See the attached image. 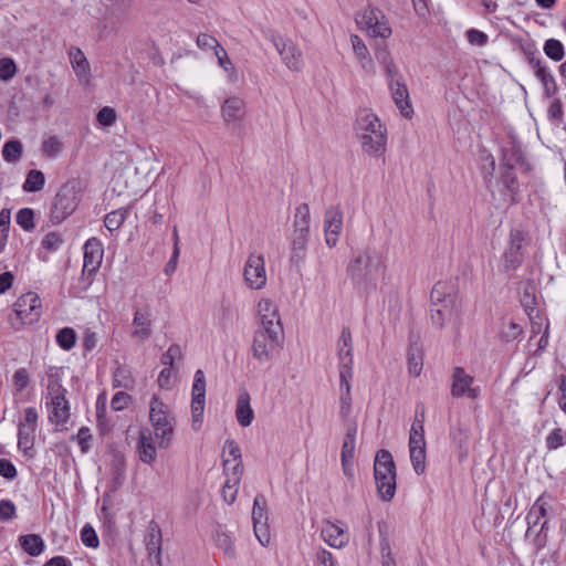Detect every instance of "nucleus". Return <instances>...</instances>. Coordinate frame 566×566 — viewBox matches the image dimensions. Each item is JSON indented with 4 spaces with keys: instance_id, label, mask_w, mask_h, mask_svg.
<instances>
[{
    "instance_id": "nucleus-21",
    "label": "nucleus",
    "mask_w": 566,
    "mask_h": 566,
    "mask_svg": "<svg viewBox=\"0 0 566 566\" xmlns=\"http://www.w3.org/2000/svg\"><path fill=\"white\" fill-rule=\"evenodd\" d=\"M258 311L261 316V329H274L275 326L283 327L277 306L269 298H262L258 304Z\"/></svg>"
},
{
    "instance_id": "nucleus-34",
    "label": "nucleus",
    "mask_w": 566,
    "mask_h": 566,
    "mask_svg": "<svg viewBox=\"0 0 566 566\" xmlns=\"http://www.w3.org/2000/svg\"><path fill=\"white\" fill-rule=\"evenodd\" d=\"M408 371L412 376H420L423 366V352L417 344H410L407 354Z\"/></svg>"
},
{
    "instance_id": "nucleus-12",
    "label": "nucleus",
    "mask_w": 566,
    "mask_h": 566,
    "mask_svg": "<svg viewBox=\"0 0 566 566\" xmlns=\"http://www.w3.org/2000/svg\"><path fill=\"white\" fill-rule=\"evenodd\" d=\"M272 43L289 70L300 72L303 69L302 52L291 40L272 36Z\"/></svg>"
},
{
    "instance_id": "nucleus-36",
    "label": "nucleus",
    "mask_w": 566,
    "mask_h": 566,
    "mask_svg": "<svg viewBox=\"0 0 566 566\" xmlns=\"http://www.w3.org/2000/svg\"><path fill=\"white\" fill-rule=\"evenodd\" d=\"M19 543L23 551L33 557L39 556L45 547L42 537L38 534L21 535Z\"/></svg>"
},
{
    "instance_id": "nucleus-2",
    "label": "nucleus",
    "mask_w": 566,
    "mask_h": 566,
    "mask_svg": "<svg viewBox=\"0 0 566 566\" xmlns=\"http://www.w3.org/2000/svg\"><path fill=\"white\" fill-rule=\"evenodd\" d=\"M81 201V187L76 179L67 180L56 192L51 210L50 221L60 224L77 209Z\"/></svg>"
},
{
    "instance_id": "nucleus-50",
    "label": "nucleus",
    "mask_w": 566,
    "mask_h": 566,
    "mask_svg": "<svg viewBox=\"0 0 566 566\" xmlns=\"http://www.w3.org/2000/svg\"><path fill=\"white\" fill-rule=\"evenodd\" d=\"M566 444V432L562 428L553 429L546 437V448L556 450Z\"/></svg>"
},
{
    "instance_id": "nucleus-45",
    "label": "nucleus",
    "mask_w": 566,
    "mask_h": 566,
    "mask_svg": "<svg viewBox=\"0 0 566 566\" xmlns=\"http://www.w3.org/2000/svg\"><path fill=\"white\" fill-rule=\"evenodd\" d=\"M544 86V94L547 98L555 96L558 92V87L553 74L546 69L536 76Z\"/></svg>"
},
{
    "instance_id": "nucleus-15",
    "label": "nucleus",
    "mask_w": 566,
    "mask_h": 566,
    "mask_svg": "<svg viewBox=\"0 0 566 566\" xmlns=\"http://www.w3.org/2000/svg\"><path fill=\"white\" fill-rule=\"evenodd\" d=\"M343 229V210L340 206H332L324 214V232L326 244L333 248L338 242Z\"/></svg>"
},
{
    "instance_id": "nucleus-7",
    "label": "nucleus",
    "mask_w": 566,
    "mask_h": 566,
    "mask_svg": "<svg viewBox=\"0 0 566 566\" xmlns=\"http://www.w3.org/2000/svg\"><path fill=\"white\" fill-rule=\"evenodd\" d=\"M484 180L493 197L496 191L500 195L501 200L510 206H514L520 202V182L515 171L510 167L507 169L500 168L499 178L494 184H492V171L490 172V176H484Z\"/></svg>"
},
{
    "instance_id": "nucleus-24",
    "label": "nucleus",
    "mask_w": 566,
    "mask_h": 566,
    "mask_svg": "<svg viewBox=\"0 0 566 566\" xmlns=\"http://www.w3.org/2000/svg\"><path fill=\"white\" fill-rule=\"evenodd\" d=\"M323 539L333 548H343L349 542V536L339 524L326 522L322 528Z\"/></svg>"
},
{
    "instance_id": "nucleus-64",
    "label": "nucleus",
    "mask_w": 566,
    "mask_h": 566,
    "mask_svg": "<svg viewBox=\"0 0 566 566\" xmlns=\"http://www.w3.org/2000/svg\"><path fill=\"white\" fill-rule=\"evenodd\" d=\"M315 564L316 566H337L333 554L323 547L315 554Z\"/></svg>"
},
{
    "instance_id": "nucleus-3",
    "label": "nucleus",
    "mask_w": 566,
    "mask_h": 566,
    "mask_svg": "<svg viewBox=\"0 0 566 566\" xmlns=\"http://www.w3.org/2000/svg\"><path fill=\"white\" fill-rule=\"evenodd\" d=\"M374 476L377 492L385 502L392 500L396 493V465L388 450L377 451L374 462Z\"/></svg>"
},
{
    "instance_id": "nucleus-54",
    "label": "nucleus",
    "mask_w": 566,
    "mask_h": 566,
    "mask_svg": "<svg viewBox=\"0 0 566 566\" xmlns=\"http://www.w3.org/2000/svg\"><path fill=\"white\" fill-rule=\"evenodd\" d=\"M17 73V65L11 57L0 59V80L10 81Z\"/></svg>"
},
{
    "instance_id": "nucleus-22",
    "label": "nucleus",
    "mask_w": 566,
    "mask_h": 566,
    "mask_svg": "<svg viewBox=\"0 0 566 566\" xmlns=\"http://www.w3.org/2000/svg\"><path fill=\"white\" fill-rule=\"evenodd\" d=\"M163 534L161 528L156 521H150L145 536V545L149 558H155L160 563Z\"/></svg>"
},
{
    "instance_id": "nucleus-39",
    "label": "nucleus",
    "mask_w": 566,
    "mask_h": 566,
    "mask_svg": "<svg viewBox=\"0 0 566 566\" xmlns=\"http://www.w3.org/2000/svg\"><path fill=\"white\" fill-rule=\"evenodd\" d=\"M350 41L353 44V50L355 52V55L359 60L361 66L369 71L373 67V60L369 55V51L367 46L365 45L364 41L358 35H352Z\"/></svg>"
},
{
    "instance_id": "nucleus-28",
    "label": "nucleus",
    "mask_w": 566,
    "mask_h": 566,
    "mask_svg": "<svg viewBox=\"0 0 566 566\" xmlns=\"http://www.w3.org/2000/svg\"><path fill=\"white\" fill-rule=\"evenodd\" d=\"M340 344L347 346L346 353L339 355V373H353V338L349 327H344L340 333Z\"/></svg>"
},
{
    "instance_id": "nucleus-63",
    "label": "nucleus",
    "mask_w": 566,
    "mask_h": 566,
    "mask_svg": "<svg viewBox=\"0 0 566 566\" xmlns=\"http://www.w3.org/2000/svg\"><path fill=\"white\" fill-rule=\"evenodd\" d=\"M17 509L12 501L1 500L0 501V521L7 522L15 517Z\"/></svg>"
},
{
    "instance_id": "nucleus-42",
    "label": "nucleus",
    "mask_w": 566,
    "mask_h": 566,
    "mask_svg": "<svg viewBox=\"0 0 566 566\" xmlns=\"http://www.w3.org/2000/svg\"><path fill=\"white\" fill-rule=\"evenodd\" d=\"M23 153V147L20 140L12 139L7 142L2 148V156L7 163L18 161Z\"/></svg>"
},
{
    "instance_id": "nucleus-38",
    "label": "nucleus",
    "mask_w": 566,
    "mask_h": 566,
    "mask_svg": "<svg viewBox=\"0 0 566 566\" xmlns=\"http://www.w3.org/2000/svg\"><path fill=\"white\" fill-rule=\"evenodd\" d=\"M70 61L77 76H87L90 74L88 61L78 48H71Z\"/></svg>"
},
{
    "instance_id": "nucleus-14",
    "label": "nucleus",
    "mask_w": 566,
    "mask_h": 566,
    "mask_svg": "<svg viewBox=\"0 0 566 566\" xmlns=\"http://www.w3.org/2000/svg\"><path fill=\"white\" fill-rule=\"evenodd\" d=\"M252 521L255 536L260 543L265 546L270 541V534L266 527L268 502L263 494H258L253 502Z\"/></svg>"
},
{
    "instance_id": "nucleus-51",
    "label": "nucleus",
    "mask_w": 566,
    "mask_h": 566,
    "mask_svg": "<svg viewBox=\"0 0 566 566\" xmlns=\"http://www.w3.org/2000/svg\"><path fill=\"white\" fill-rule=\"evenodd\" d=\"M176 359H182L181 347L178 344H171L167 352H165L160 357V363L165 367L174 368V364Z\"/></svg>"
},
{
    "instance_id": "nucleus-16",
    "label": "nucleus",
    "mask_w": 566,
    "mask_h": 566,
    "mask_svg": "<svg viewBox=\"0 0 566 566\" xmlns=\"http://www.w3.org/2000/svg\"><path fill=\"white\" fill-rule=\"evenodd\" d=\"M430 300L433 306H458L459 287L452 281H439L431 290Z\"/></svg>"
},
{
    "instance_id": "nucleus-44",
    "label": "nucleus",
    "mask_w": 566,
    "mask_h": 566,
    "mask_svg": "<svg viewBox=\"0 0 566 566\" xmlns=\"http://www.w3.org/2000/svg\"><path fill=\"white\" fill-rule=\"evenodd\" d=\"M522 261L523 258L521 250L515 249L514 247H507L503 255L504 269L506 271L516 270L522 264Z\"/></svg>"
},
{
    "instance_id": "nucleus-48",
    "label": "nucleus",
    "mask_w": 566,
    "mask_h": 566,
    "mask_svg": "<svg viewBox=\"0 0 566 566\" xmlns=\"http://www.w3.org/2000/svg\"><path fill=\"white\" fill-rule=\"evenodd\" d=\"M544 52L549 59L556 62L560 61L565 54L562 42L555 39H549L545 42Z\"/></svg>"
},
{
    "instance_id": "nucleus-62",
    "label": "nucleus",
    "mask_w": 566,
    "mask_h": 566,
    "mask_svg": "<svg viewBox=\"0 0 566 566\" xmlns=\"http://www.w3.org/2000/svg\"><path fill=\"white\" fill-rule=\"evenodd\" d=\"M97 122L103 126H112L116 122V112L109 106H104L97 113Z\"/></svg>"
},
{
    "instance_id": "nucleus-20",
    "label": "nucleus",
    "mask_w": 566,
    "mask_h": 566,
    "mask_svg": "<svg viewBox=\"0 0 566 566\" xmlns=\"http://www.w3.org/2000/svg\"><path fill=\"white\" fill-rule=\"evenodd\" d=\"M358 139L363 150L370 156L380 157L386 151L387 133L378 130L376 135L358 134Z\"/></svg>"
},
{
    "instance_id": "nucleus-52",
    "label": "nucleus",
    "mask_w": 566,
    "mask_h": 566,
    "mask_svg": "<svg viewBox=\"0 0 566 566\" xmlns=\"http://www.w3.org/2000/svg\"><path fill=\"white\" fill-rule=\"evenodd\" d=\"M62 148L63 145L56 136H50L42 144V153L50 158H55Z\"/></svg>"
},
{
    "instance_id": "nucleus-35",
    "label": "nucleus",
    "mask_w": 566,
    "mask_h": 566,
    "mask_svg": "<svg viewBox=\"0 0 566 566\" xmlns=\"http://www.w3.org/2000/svg\"><path fill=\"white\" fill-rule=\"evenodd\" d=\"M132 207H122L116 210H113L108 212L104 217V224L106 229L113 233L114 231H117L120 229V227L124 224L125 220L129 216Z\"/></svg>"
},
{
    "instance_id": "nucleus-11",
    "label": "nucleus",
    "mask_w": 566,
    "mask_h": 566,
    "mask_svg": "<svg viewBox=\"0 0 566 566\" xmlns=\"http://www.w3.org/2000/svg\"><path fill=\"white\" fill-rule=\"evenodd\" d=\"M191 395L192 423L193 429H198L202 422L206 403V377L201 369L195 373Z\"/></svg>"
},
{
    "instance_id": "nucleus-26",
    "label": "nucleus",
    "mask_w": 566,
    "mask_h": 566,
    "mask_svg": "<svg viewBox=\"0 0 566 566\" xmlns=\"http://www.w3.org/2000/svg\"><path fill=\"white\" fill-rule=\"evenodd\" d=\"M244 101L233 96L227 98L221 106V115L227 124L241 120L244 116Z\"/></svg>"
},
{
    "instance_id": "nucleus-43",
    "label": "nucleus",
    "mask_w": 566,
    "mask_h": 566,
    "mask_svg": "<svg viewBox=\"0 0 566 566\" xmlns=\"http://www.w3.org/2000/svg\"><path fill=\"white\" fill-rule=\"evenodd\" d=\"M55 340L62 349L71 350L76 343V333L72 327H64L57 332Z\"/></svg>"
},
{
    "instance_id": "nucleus-5",
    "label": "nucleus",
    "mask_w": 566,
    "mask_h": 566,
    "mask_svg": "<svg viewBox=\"0 0 566 566\" xmlns=\"http://www.w3.org/2000/svg\"><path fill=\"white\" fill-rule=\"evenodd\" d=\"M45 407L49 411V421L56 426L65 424L71 416L70 405L66 399V389L59 379H50Z\"/></svg>"
},
{
    "instance_id": "nucleus-49",
    "label": "nucleus",
    "mask_w": 566,
    "mask_h": 566,
    "mask_svg": "<svg viewBox=\"0 0 566 566\" xmlns=\"http://www.w3.org/2000/svg\"><path fill=\"white\" fill-rule=\"evenodd\" d=\"M17 223L24 231H32L35 227L34 224V212L31 208H22L18 211L15 217Z\"/></svg>"
},
{
    "instance_id": "nucleus-33",
    "label": "nucleus",
    "mask_w": 566,
    "mask_h": 566,
    "mask_svg": "<svg viewBox=\"0 0 566 566\" xmlns=\"http://www.w3.org/2000/svg\"><path fill=\"white\" fill-rule=\"evenodd\" d=\"M457 307L458 306H448V304L439 306H433L431 304L430 317L432 324L440 329L443 328L447 322L458 315Z\"/></svg>"
},
{
    "instance_id": "nucleus-58",
    "label": "nucleus",
    "mask_w": 566,
    "mask_h": 566,
    "mask_svg": "<svg viewBox=\"0 0 566 566\" xmlns=\"http://www.w3.org/2000/svg\"><path fill=\"white\" fill-rule=\"evenodd\" d=\"M12 381L18 392L23 391L30 382L28 370L25 368L17 369L13 374Z\"/></svg>"
},
{
    "instance_id": "nucleus-10",
    "label": "nucleus",
    "mask_w": 566,
    "mask_h": 566,
    "mask_svg": "<svg viewBox=\"0 0 566 566\" xmlns=\"http://www.w3.org/2000/svg\"><path fill=\"white\" fill-rule=\"evenodd\" d=\"M244 281L250 289L260 290L266 284L265 261L261 253L251 252L244 265Z\"/></svg>"
},
{
    "instance_id": "nucleus-8",
    "label": "nucleus",
    "mask_w": 566,
    "mask_h": 566,
    "mask_svg": "<svg viewBox=\"0 0 566 566\" xmlns=\"http://www.w3.org/2000/svg\"><path fill=\"white\" fill-rule=\"evenodd\" d=\"M283 327L272 329H258L253 336L252 355L260 363L271 359L272 353L281 347Z\"/></svg>"
},
{
    "instance_id": "nucleus-30",
    "label": "nucleus",
    "mask_w": 566,
    "mask_h": 566,
    "mask_svg": "<svg viewBox=\"0 0 566 566\" xmlns=\"http://www.w3.org/2000/svg\"><path fill=\"white\" fill-rule=\"evenodd\" d=\"M133 326L135 329L133 331L132 336L138 338L140 343L147 340L151 335V319L147 312H143L140 310L135 311Z\"/></svg>"
},
{
    "instance_id": "nucleus-47",
    "label": "nucleus",
    "mask_w": 566,
    "mask_h": 566,
    "mask_svg": "<svg viewBox=\"0 0 566 566\" xmlns=\"http://www.w3.org/2000/svg\"><path fill=\"white\" fill-rule=\"evenodd\" d=\"M378 532L380 535V553L382 557V563L387 562L389 558L395 559L391 553L390 543L387 537V524L385 522H378Z\"/></svg>"
},
{
    "instance_id": "nucleus-19",
    "label": "nucleus",
    "mask_w": 566,
    "mask_h": 566,
    "mask_svg": "<svg viewBox=\"0 0 566 566\" xmlns=\"http://www.w3.org/2000/svg\"><path fill=\"white\" fill-rule=\"evenodd\" d=\"M552 506L549 505L548 495L546 492L542 493L533 503L526 515L527 531L526 535L531 530L539 524L541 518L548 516Z\"/></svg>"
},
{
    "instance_id": "nucleus-18",
    "label": "nucleus",
    "mask_w": 566,
    "mask_h": 566,
    "mask_svg": "<svg viewBox=\"0 0 566 566\" xmlns=\"http://www.w3.org/2000/svg\"><path fill=\"white\" fill-rule=\"evenodd\" d=\"M379 10L374 8L366 9L358 23L371 32L374 36L385 39L391 34V29L387 23L379 21Z\"/></svg>"
},
{
    "instance_id": "nucleus-32",
    "label": "nucleus",
    "mask_w": 566,
    "mask_h": 566,
    "mask_svg": "<svg viewBox=\"0 0 566 566\" xmlns=\"http://www.w3.org/2000/svg\"><path fill=\"white\" fill-rule=\"evenodd\" d=\"M378 130L381 133H387L385 125L381 124L380 119L377 115L373 113H367L360 116L356 123V132L358 134H370L376 135Z\"/></svg>"
},
{
    "instance_id": "nucleus-17",
    "label": "nucleus",
    "mask_w": 566,
    "mask_h": 566,
    "mask_svg": "<svg viewBox=\"0 0 566 566\" xmlns=\"http://www.w3.org/2000/svg\"><path fill=\"white\" fill-rule=\"evenodd\" d=\"M388 86L391 92L392 101L399 109L400 114L406 118H411L413 115V108L405 81L392 82L389 83Z\"/></svg>"
},
{
    "instance_id": "nucleus-60",
    "label": "nucleus",
    "mask_w": 566,
    "mask_h": 566,
    "mask_svg": "<svg viewBox=\"0 0 566 566\" xmlns=\"http://www.w3.org/2000/svg\"><path fill=\"white\" fill-rule=\"evenodd\" d=\"M39 415L35 408L29 407L24 410V420L19 423V428L36 430Z\"/></svg>"
},
{
    "instance_id": "nucleus-55",
    "label": "nucleus",
    "mask_w": 566,
    "mask_h": 566,
    "mask_svg": "<svg viewBox=\"0 0 566 566\" xmlns=\"http://www.w3.org/2000/svg\"><path fill=\"white\" fill-rule=\"evenodd\" d=\"M410 460L417 474L426 471V449L409 450Z\"/></svg>"
},
{
    "instance_id": "nucleus-56",
    "label": "nucleus",
    "mask_w": 566,
    "mask_h": 566,
    "mask_svg": "<svg viewBox=\"0 0 566 566\" xmlns=\"http://www.w3.org/2000/svg\"><path fill=\"white\" fill-rule=\"evenodd\" d=\"M63 239L62 235L59 232H49L44 235L41 245L43 249L48 250L49 252H54L59 250V248L62 245Z\"/></svg>"
},
{
    "instance_id": "nucleus-29",
    "label": "nucleus",
    "mask_w": 566,
    "mask_h": 566,
    "mask_svg": "<svg viewBox=\"0 0 566 566\" xmlns=\"http://www.w3.org/2000/svg\"><path fill=\"white\" fill-rule=\"evenodd\" d=\"M308 237L291 234L290 263L297 269L304 263L307 252Z\"/></svg>"
},
{
    "instance_id": "nucleus-1",
    "label": "nucleus",
    "mask_w": 566,
    "mask_h": 566,
    "mask_svg": "<svg viewBox=\"0 0 566 566\" xmlns=\"http://www.w3.org/2000/svg\"><path fill=\"white\" fill-rule=\"evenodd\" d=\"M149 422L159 448H169L175 433V417L169 407L156 395L149 402Z\"/></svg>"
},
{
    "instance_id": "nucleus-27",
    "label": "nucleus",
    "mask_w": 566,
    "mask_h": 566,
    "mask_svg": "<svg viewBox=\"0 0 566 566\" xmlns=\"http://www.w3.org/2000/svg\"><path fill=\"white\" fill-rule=\"evenodd\" d=\"M139 459L147 464H151L157 457L156 447L153 441L151 431L148 428L142 429L138 440Z\"/></svg>"
},
{
    "instance_id": "nucleus-6",
    "label": "nucleus",
    "mask_w": 566,
    "mask_h": 566,
    "mask_svg": "<svg viewBox=\"0 0 566 566\" xmlns=\"http://www.w3.org/2000/svg\"><path fill=\"white\" fill-rule=\"evenodd\" d=\"M41 317V300L34 292L21 295L13 305V315H10V323L17 331L25 325L36 323Z\"/></svg>"
},
{
    "instance_id": "nucleus-4",
    "label": "nucleus",
    "mask_w": 566,
    "mask_h": 566,
    "mask_svg": "<svg viewBox=\"0 0 566 566\" xmlns=\"http://www.w3.org/2000/svg\"><path fill=\"white\" fill-rule=\"evenodd\" d=\"M380 265V260L369 248H366L355 252L347 265V273L354 282L367 283L376 280Z\"/></svg>"
},
{
    "instance_id": "nucleus-31",
    "label": "nucleus",
    "mask_w": 566,
    "mask_h": 566,
    "mask_svg": "<svg viewBox=\"0 0 566 566\" xmlns=\"http://www.w3.org/2000/svg\"><path fill=\"white\" fill-rule=\"evenodd\" d=\"M310 222H311V213H310L308 205L307 203L298 205L295 208L292 234L310 237Z\"/></svg>"
},
{
    "instance_id": "nucleus-13",
    "label": "nucleus",
    "mask_w": 566,
    "mask_h": 566,
    "mask_svg": "<svg viewBox=\"0 0 566 566\" xmlns=\"http://www.w3.org/2000/svg\"><path fill=\"white\" fill-rule=\"evenodd\" d=\"M451 378L452 397H468L470 399H476L480 396V388L473 387L474 378L468 373H465V370L462 367H454Z\"/></svg>"
},
{
    "instance_id": "nucleus-46",
    "label": "nucleus",
    "mask_w": 566,
    "mask_h": 566,
    "mask_svg": "<svg viewBox=\"0 0 566 566\" xmlns=\"http://www.w3.org/2000/svg\"><path fill=\"white\" fill-rule=\"evenodd\" d=\"M34 432L35 430L32 428L24 429L18 427V448L25 454L33 448Z\"/></svg>"
},
{
    "instance_id": "nucleus-23",
    "label": "nucleus",
    "mask_w": 566,
    "mask_h": 566,
    "mask_svg": "<svg viewBox=\"0 0 566 566\" xmlns=\"http://www.w3.org/2000/svg\"><path fill=\"white\" fill-rule=\"evenodd\" d=\"M526 165V169H530V165L526 164V158L521 145L513 140L510 147L502 149V157L500 159V168L507 169L509 167L514 170L515 166Z\"/></svg>"
},
{
    "instance_id": "nucleus-41",
    "label": "nucleus",
    "mask_w": 566,
    "mask_h": 566,
    "mask_svg": "<svg viewBox=\"0 0 566 566\" xmlns=\"http://www.w3.org/2000/svg\"><path fill=\"white\" fill-rule=\"evenodd\" d=\"M44 184V174L41 170L32 169L28 172L22 188L25 192H36L42 190Z\"/></svg>"
},
{
    "instance_id": "nucleus-40",
    "label": "nucleus",
    "mask_w": 566,
    "mask_h": 566,
    "mask_svg": "<svg viewBox=\"0 0 566 566\" xmlns=\"http://www.w3.org/2000/svg\"><path fill=\"white\" fill-rule=\"evenodd\" d=\"M377 59L385 65V72L388 80V84L392 82L403 81L399 69L394 63L388 51L382 50L377 54Z\"/></svg>"
},
{
    "instance_id": "nucleus-59",
    "label": "nucleus",
    "mask_w": 566,
    "mask_h": 566,
    "mask_svg": "<svg viewBox=\"0 0 566 566\" xmlns=\"http://www.w3.org/2000/svg\"><path fill=\"white\" fill-rule=\"evenodd\" d=\"M563 104L560 99L557 98L549 105L547 116L552 123L558 126L563 123Z\"/></svg>"
},
{
    "instance_id": "nucleus-57",
    "label": "nucleus",
    "mask_w": 566,
    "mask_h": 566,
    "mask_svg": "<svg viewBox=\"0 0 566 566\" xmlns=\"http://www.w3.org/2000/svg\"><path fill=\"white\" fill-rule=\"evenodd\" d=\"M82 543L91 548H96L99 544L98 536L91 525H85L81 531Z\"/></svg>"
},
{
    "instance_id": "nucleus-25",
    "label": "nucleus",
    "mask_w": 566,
    "mask_h": 566,
    "mask_svg": "<svg viewBox=\"0 0 566 566\" xmlns=\"http://www.w3.org/2000/svg\"><path fill=\"white\" fill-rule=\"evenodd\" d=\"M250 401L251 397L247 390L239 394L235 403V417L241 427H249L254 419V412Z\"/></svg>"
},
{
    "instance_id": "nucleus-61",
    "label": "nucleus",
    "mask_w": 566,
    "mask_h": 566,
    "mask_svg": "<svg viewBox=\"0 0 566 566\" xmlns=\"http://www.w3.org/2000/svg\"><path fill=\"white\" fill-rule=\"evenodd\" d=\"M465 35L469 43L472 45L484 46L489 41L488 34L478 29H469Z\"/></svg>"
},
{
    "instance_id": "nucleus-9",
    "label": "nucleus",
    "mask_w": 566,
    "mask_h": 566,
    "mask_svg": "<svg viewBox=\"0 0 566 566\" xmlns=\"http://www.w3.org/2000/svg\"><path fill=\"white\" fill-rule=\"evenodd\" d=\"M84 262L82 276L86 281V285H91L93 276L97 273L102 265L104 256L103 243L98 238H90L83 247Z\"/></svg>"
},
{
    "instance_id": "nucleus-37",
    "label": "nucleus",
    "mask_w": 566,
    "mask_h": 566,
    "mask_svg": "<svg viewBox=\"0 0 566 566\" xmlns=\"http://www.w3.org/2000/svg\"><path fill=\"white\" fill-rule=\"evenodd\" d=\"M357 423L355 421L348 423L345 432L344 442L340 451V460L354 459L356 447Z\"/></svg>"
},
{
    "instance_id": "nucleus-53",
    "label": "nucleus",
    "mask_w": 566,
    "mask_h": 566,
    "mask_svg": "<svg viewBox=\"0 0 566 566\" xmlns=\"http://www.w3.org/2000/svg\"><path fill=\"white\" fill-rule=\"evenodd\" d=\"M214 542L217 547L222 549L228 556L233 557L235 554L234 545L231 537L224 532H217Z\"/></svg>"
}]
</instances>
